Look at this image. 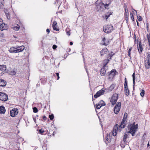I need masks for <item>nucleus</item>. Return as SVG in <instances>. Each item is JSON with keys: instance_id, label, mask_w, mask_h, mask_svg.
Returning a JSON list of instances; mask_svg holds the SVG:
<instances>
[{"instance_id": "1", "label": "nucleus", "mask_w": 150, "mask_h": 150, "mask_svg": "<svg viewBox=\"0 0 150 150\" xmlns=\"http://www.w3.org/2000/svg\"><path fill=\"white\" fill-rule=\"evenodd\" d=\"M138 124H135V122L132 124H129L127 126L128 129L129 130V133H131L132 136H134L138 128Z\"/></svg>"}, {"instance_id": "2", "label": "nucleus", "mask_w": 150, "mask_h": 150, "mask_svg": "<svg viewBox=\"0 0 150 150\" xmlns=\"http://www.w3.org/2000/svg\"><path fill=\"white\" fill-rule=\"evenodd\" d=\"M103 29L104 32L107 33H111L113 30V27L110 24L105 25L103 27Z\"/></svg>"}, {"instance_id": "3", "label": "nucleus", "mask_w": 150, "mask_h": 150, "mask_svg": "<svg viewBox=\"0 0 150 150\" xmlns=\"http://www.w3.org/2000/svg\"><path fill=\"white\" fill-rule=\"evenodd\" d=\"M112 55H109V57L108 58V59L104 60V63H105V64L103 65V68L101 69L100 71V74L101 76H104L106 73V71L105 69V67H106L107 64L108 63L109 59H111V57Z\"/></svg>"}, {"instance_id": "4", "label": "nucleus", "mask_w": 150, "mask_h": 150, "mask_svg": "<svg viewBox=\"0 0 150 150\" xmlns=\"http://www.w3.org/2000/svg\"><path fill=\"white\" fill-rule=\"evenodd\" d=\"M144 64L146 68L149 69L150 68V54H147V57L144 61Z\"/></svg>"}, {"instance_id": "5", "label": "nucleus", "mask_w": 150, "mask_h": 150, "mask_svg": "<svg viewBox=\"0 0 150 150\" xmlns=\"http://www.w3.org/2000/svg\"><path fill=\"white\" fill-rule=\"evenodd\" d=\"M96 6V8L98 11H101L103 10L104 7V4L100 2L99 3L98 1H97L95 3Z\"/></svg>"}, {"instance_id": "6", "label": "nucleus", "mask_w": 150, "mask_h": 150, "mask_svg": "<svg viewBox=\"0 0 150 150\" xmlns=\"http://www.w3.org/2000/svg\"><path fill=\"white\" fill-rule=\"evenodd\" d=\"M118 94L116 93L114 94L112 96L110 100V102L113 105L116 103L118 99Z\"/></svg>"}, {"instance_id": "7", "label": "nucleus", "mask_w": 150, "mask_h": 150, "mask_svg": "<svg viewBox=\"0 0 150 150\" xmlns=\"http://www.w3.org/2000/svg\"><path fill=\"white\" fill-rule=\"evenodd\" d=\"M121 103L120 102H118L117 103L116 105L115 106L114 111V113L116 114H117L119 112L121 107Z\"/></svg>"}, {"instance_id": "8", "label": "nucleus", "mask_w": 150, "mask_h": 150, "mask_svg": "<svg viewBox=\"0 0 150 150\" xmlns=\"http://www.w3.org/2000/svg\"><path fill=\"white\" fill-rule=\"evenodd\" d=\"M105 89L104 88H102L100 90L98 91L96 94L93 96L95 98H97L100 96L103 95L105 92Z\"/></svg>"}, {"instance_id": "9", "label": "nucleus", "mask_w": 150, "mask_h": 150, "mask_svg": "<svg viewBox=\"0 0 150 150\" xmlns=\"http://www.w3.org/2000/svg\"><path fill=\"white\" fill-rule=\"evenodd\" d=\"M8 99V96L5 93L0 92V100L4 101H6Z\"/></svg>"}, {"instance_id": "10", "label": "nucleus", "mask_w": 150, "mask_h": 150, "mask_svg": "<svg viewBox=\"0 0 150 150\" xmlns=\"http://www.w3.org/2000/svg\"><path fill=\"white\" fill-rule=\"evenodd\" d=\"M117 74L116 70L115 69L112 70L109 75V78L112 79Z\"/></svg>"}, {"instance_id": "11", "label": "nucleus", "mask_w": 150, "mask_h": 150, "mask_svg": "<svg viewBox=\"0 0 150 150\" xmlns=\"http://www.w3.org/2000/svg\"><path fill=\"white\" fill-rule=\"evenodd\" d=\"M18 113V110L16 108H13L10 111L11 116L12 117H15Z\"/></svg>"}, {"instance_id": "12", "label": "nucleus", "mask_w": 150, "mask_h": 150, "mask_svg": "<svg viewBox=\"0 0 150 150\" xmlns=\"http://www.w3.org/2000/svg\"><path fill=\"white\" fill-rule=\"evenodd\" d=\"M16 69H11L8 71V73L9 74L14 76L16 75Z\"/></svg>"}, {"instance_id": "13", "label": "nucleus", "mask_w": 150, "mask_h": 150, "mask_svg": "<svg viewBox=\"0 0 150 150\" xmlns=\"http://www.w3.org/2000/svg\"><path fill=\"white\" fill-rule=\"evenodd\" d=\"M17 53L22 52L25 48V47L23 45L21 46H17L16 47Z\"/></svg>"}, {"instance_id": "14", "label": "nucleus", "mask_w": 150, "mask_h": 150, "mask_svg": "<svg viewBox=\"0 0 150 150\" xmlns=\"http://www.w3.org/2000/svg\"><path fill=\"white\" fill-rule=\"evenodd\" d=\"M124 8L125 12V20L127 22L128 20L129 12L126 6H124Z\"/></svg>"}, {"instance_id": "15", "label": "nucleus", "mask_w": 150, "mask_h": 150, "mask_svg": "<svg viewBox=\"0 0 150 150\" xmlns=\"http://www.w3.org/2000/svg\"><path fill=\"white\" fill-rule=\"evenodd\" d=\"M7 29V25L4 23H2L0 25V30L1 31H3L4 30H6Z\"/></svg>"}, {"instance_id": "16", "label": "nucleus", "mask_w": 150, "mask_h": 150, "mask_svg": "<svg viewBox=\"0 0 150 150\" xmlns=\"http://www.w3.org/2000/svg\"><path fill=\"white\" fill-rule=\"evenodd\" d=\"M20 26L17 24H15L12 27L13 29L16 31H18L19 30L20 28Z\"/></svg>"}, {"instance_id": "17", "label": "nucleus", "mask_w": 150, "mask_h": 150, "mask_svg": "<svg viewBox=\"0 0 150 150\" xmlns=\"http://www.w3.org/2000/svg\"><path fill=\"white\" fill-rule=\"evenodd\" d=\"M108 52V50L106 48L103 49L100 51V53L101 56L105 54H107Z\"/></svg>"}, {"instance_id": "18", "label": "nucleus", "mask_w": 150, "mask_h": 150, "mask_svg": "<svg viewBox=\"0 0 150 150\" xmlns=\"http://www.w3.org/2000/svg\"><path fill=\"white\" fill-rule=\"evenodd\" d=\"M16 49V47H12L10 48L9 51L11 53H17Z\"/></svg>"}, {"instance_id": "19", "label": "nucleus", "mask_w": 150, "mask_h": 150, "mask_svg": "<svg viewBox=\"0 0 150 150\" xmlns=\"http://www.w3.org/2000/svg\"><path fill=\"white\" fill-rule=\"evenodd\" d=\"M115 86V85L114 84H112L108 89H107V92H109L112 91L114 88Z\"/></svg>"}, {"instance_id": "20", "label": "nucleus", "mask_w": 150, "mask_h": 150, "mask_svg": "<svg viewBox=\"0 0 150 150\" xmlns=\"http://www.w3.org/2000/svg\"><path fill=\"white\" fill-rule=\"evenodd\" d=\"M6 81L0 79V86H4L6 85Z\"/></svg>"}, {"instance_id": "21", "label": "nucleus", "mask_w": 150, "mask_h": 150, "mask_svg": "<svg viewBox=\"0 0 150 150\" xmlns=\"http://www.w3.org/2000/svg\"><path fill=\"white\" fill-rule=\"evenodd\" d=\"M57 25V23L56 21H54L52 24V27L54 30H55L56 31H58L59 30V29L58 28H57L56 27Z\"/></svg>"}, {"instance_id": "22", "label": "nucleus", "mask_w": 150, "mask_h": 150, "mask_svg": "<svg viewBox=\"0 0 150 150\" xmlns=\"http://www.w3.org/2000/svg\"><path fill=\"white\" fill-rule=\"evenodd\" d=\"M111 134L110 133L107 135L106 137V140L108 142H111Z\"/></svg>"}, {"instance_id": "23", "label": "nucleus", "mask_w": 150, "mask_h": 150, "mask_svg": "<svg viewBox=\"0 0 150 150\" xmlns=\"http://www.w3.org/2000/svg\"><path fill=\"white\" fill-rule=\"evenodd\" d=\"M6 112L5 108L3 106H1L0 107V113L4 114Z\"/></svg>"}, {"instance_id": "24", "label": "nucleus", "mask_w": 150, "mask_h": 150, "mask_svg": "<svg viewBox=\"0 0 150 150\" xmlns=\"http://www.w3.org/2000/svg\"><path fill=\"white\" fill-rule=\"evenodd\" d=\"M137 49L139 53H141L142 52L143 48L140 43H139V45L137 46Z\"/></svg>"}, {"instance_id": "25", "label": "nucleus", "mask_w": 150, "mask_h": 150, "mask_svg": "<svg viewBox=\"0 0 150 150\" xmlns=\"http://www.w3.org/2000/svg\"><path fill=\"white\" fill-rule=\"evenodd\" d=\"M6 69V67L5 65H0V71H1L4 72Z\"/></svg>"}, {"instance_id": "26", "label": "nucleus", "mask_w": 150, "mask_h": 150, "mask_svg": "<svg viewBox=\"0 0 150 150\" xmlns=\"http://www.w3.org/2000/svg\"><path fill=\"white\" fill-rule=\"evenodd\" d=\"M124 92L125 95L128 96L129 94V91L128 89V88H124Z\"/></svg>"}, {"instance_id": "27", "label": "nucleus", "mask_w": 150, "mask_h": 150, "mask_svg": "<svg viewBox=\"0 0 150 150\" xmlns=\"http://www.w3.org/2000/svg\"><path fill=\"white\" fill-rule=\"evenodd\" d=\"M128 133H129V132H127L125 133L123 139V141L124 142H125L126 139L127 138V135Z\"/></svg>"}, {"instance_id": "28", "label": "nucleus", "mask_w": 150, "mask_h": 150, "mask_svg": "<svg viewBox=\"0 0 150 150\" xmlns=\"http://www.w3.org/2000/svg\"><path fill=\"white\" fill-rule=\"evenodd\" d=\"M7 18L8 19H9L10 18V15L9 13V12L7 11L5 12Z\"/></svg>"}, {"instance_id": "29", "label": "nucleus", "mask_w": 150, "mask_h": 150, "mask_svg": "<svg viewBox=\"0 0 150 150\" xmlns=\"http://www.w3.org/2000/svg\"><path fill=\"white\" fill-rule=\"evenodd\" d=\"M125 82L124 84V88H128L127 86V79L125 78Z\"/></svg>"}, {"instance_id": "30", "label": "nucleus", "mask_w": 150, "mask_h": 150, "mask_svg": "<svg viewBox=\"0 0 150 150\" xmlns=\"http://www.w3.org/2000/svg\"><path fill=\"white\" fill-rule=\"evenodd\" d=\"M118 125L117 124L113 128V132H117L118 130Z\"/></svg>"}, {"instance_id": "31", "label": "nucleus", "mask_w": 150, "mask_h": 150, "mask_svg": "<svg viewBox=\"0 0 150 150\" xmlns=\"http://www.w3.org/2000/svg\"><path fill=\"white\" fill-rule=\"evenodd\" d=\"M147 37L149 42V46H150V34H147Z\"/></svg>"}, {"instance_id": "32", "label": "nucleus", "mask_w": 150, "mask_h": 150, "mask_svg": "<svg viewBox=\"0 0 150 150\" xmlns=\"http://www.w3.org/2000/svg\"><path fill=\"white\" fill-rule=\"evenodd\" d=\"M101 106V104H100L99 103L96 105V108L97 109H100Z\"/></svg>"}, {"instance_id": "33", "label": "nucleus", "mask_w": 150, "mask_h": 150, "mask_svg": "<svg viewBox=\"0 0 150 150\" xmlns=\"http://www.w3.org/2000/svg\"><path fill=\"white\" fill-rule=\"evenodd\" d=\"M106 40L105 38H103L102 41H103L104 43L103 44L104 45H108V43L106 42Z\"/></svg>"}, {"instance_id": "34", "label": "nucleus", "mask_w": 150, "mask_h": 150, "mask_svg": "<svg viewBox=\"0 0 150 150\" xmlns=\"http://www.w3.org/2000/svg\"><path fill=\"white\" fill-rule=\"evenodd\" d=\"M110 13L109 14H105L104 16H103V18H105L106 19H107L109 16L110 15Z\"/></svg>"}, {"instance_id": "35", "label": "nucleus", "mask_w": 150, "mask_h": 150, "mask_svg": "<svg viewBox=\"0 0 150 150\" xmlns=\"http://www.w3.org/2000/svg\"><path fill=\"white\" fill-rule=\"evenodd\" d=\"M99 103L101 104V106H104L105 105V104L103 100H101Z\"/></svg>"}, {"instance_id": "36", "label": "nucleus", "mask_w": 150, "mask_h": 150, "mask_svg": "<svg viewBox=\"0 0 150 150\" xmlns=\"http://www.w3.org/2000/svg\"><path fill=\"white\" fill-rule=\"evenodd\" d=\"M127 119L125 118H123L122 122V123L125 124L127 122Z\"/></svg>"}, {"instance_id": "37", "label": "nucleus", "mask_w": 150, "mask_h": 150, "mask_svg": "<svg viewBox=\"0 0 150 150\" xmlns=\"http://www.w3.org/2000/svg\"><path fill=\"white\" fill-rule=\"evenodd\" d=\"M127 119L125 118H123L122 122V123L125 124L127 122Z\"/></svg>"}, {"instance_id": "38", "label": "nucleus", "mask_w": 150, "mask_h": 150, "mask_svg": "<svg viewBox=\"0 0 150 150\" xmlns=\"http://www.w3.org/2000/svg\"><path fill=\"white\" fill-rule=\"evenodd\" d=\"M132 49V47L130 48L128 50V55L130 57H131L130 52H131Z\"/></svg>"}, {"instance_id": "39", "label": "nucleus", "mask_w": 150, "mask_h": 150, "mask_svg": "<svg viewBox=\"0 0 150 150\" xmlns=\"http://www.w3.org/2000/svg\"><path fill=\"white\" fill-rule=\"evenodd\" d=\"M132 77H133V83L134 84V83H135V74L134 73L133 74H132Z\"/></svg>"}, {"instance_id": "40", "label": "nucleus", "mask_w": 150, "mask_h": 150, "mask_svg": "<svg viewBox=\"0 0 150 150\" xmlns=\"http://www.w3.org/2000/svg\"><path fill=\"white\" fill-rule=\"evenodd\" d=\"M144 94V90H142V91L140 93V95L142 97H143Z\"/></svg>"}, {"instance_id": "41", "label": "nucleus", "mask_w": 150, "mask_h": 150, "mask_svg": "<svg viewBox=\"0 0 150 150\" xmlns=\"http://www.w3.org/2000/svg\"><path fill=\"white\" fill-rule=\"evenodd\" d=\"M33 112L35 113H36L38 111L37 108L36 107H34L33 108Z\"/></svg>"}, {"instance_id": "42", "label": "nucleus", "mask_w": 150, "mask_h": 150, "mask_svg": "<svg viewBox=\"0 0 150 150\" xmlns=\"http://www.w3.org/2000/svg\"><path fill=\"white\" fill-rule=\"evenodd\" d=\"M137 18L138 20L139 21H141L142 20V17L140 16H137Z\"/></svg>"}, {"instance_id": "43", "label": "nucleus", "mask_w": 150, "mask_h": 150, "mask_svg": "<svg viewBox=\"0 0 150 150\" xmlns=\"http://www.w3.org/2000/svg\"><path fill=\"white\" fill-rule=\"evenodd\" d=\"M49 117L51 120H52L54 118V115L53 114L50 115H49Z\"/></svg>"}, {"instance_id": "44", "label": "nucleus", "mask_w": 150, "mask_h": 150, "mask_svg": "<svg viewBox=\"0 0 150 150\" xmlns=\"http://www.w3.org/2000/svg\"><path fill=\"white\" fill-rule=\"evenodd\" d=\"M125 124L124 123H122L121 122L120 126L122 128H123L125 127Z\"/></svg>"}, {"instance_id": "45", "label": "nucleus", "mask_w": 150, "mask_h": 150, "mask_svg": "<svg viewBox=\"0 0 150 150\" xmlns=\"http://www.w3.org/2000/svg\"><path fill=\"white\" fill-rule=\"evenodd\" d=\"M130 15L131 16V19L132 20V21H134V16L132 13H130Z\"/></svg>"}, {"instance_id": "46", "label": "nucleus", "mask_w": 150, "mask_h": 150, "mask_svg": "<svg viewBox=\"0 0 150 150\" xmlns=\"http://www.w3.org/2000/svg\"><path fill=\"white\" fill-rule=\"evenodd\" d=\"M127 113L125 112L124 113V117L123 118H126L127 119Z\"/></svg>"}, {"instance_id": "47", "label": "nucleus", "mask_w": 150, "mask_h": 150, "mask_svg": "<svg viewBox=\"0 0 150 150\" xmlns=\"http://www.w3.org/2000/svg\"><path fill=\"white\" fill-rule=\"evenodd\" d=\"M117 132H113L112 134L114 136H115L117 134Z\"/></svg>"}, {"instance_id": "48", "label": "nucleus", "mask_w": 150, "mask_h": 150, "mask_svg": "<svg viewBox=\"0 0 150 150\" xmlns=\"http://www.w3.org/2000/svg\"><path fill=\"white\" fill-rule=\"evenodd\" d=\"M39 132L41 134H42L44 132V130H42V129H40L39 130Z\"/></svg>"}, {"instance_id": "49", "label": "nucleus", "mask_w": 150, "mask_h": 150, "mask_svg": "<svg viewBox=\"0 0 150 150\" xmlns=\"http://www.w3.org/2000/svg\"><path fill=\"white\" fill-rule=\"evenodd\" d=\"M109 6V4H104V7L105 8H106L107 7H108Z\"/></svg>"}, {"instance_id": "50", "label": "nucleus", "mask_w": 150, "mask_h": 150, "mask_svg": "<svg viewBox=\"0 0 150 150\" xmlns=\"http://www.w3.org/2000/svg\"><path fill=\"white\" fill-rule=\"evenodd\" d=\"M57 46L55 45H53L52 46V48L54 50L55 49L57 48Z\"/></svg>"}, {"instance_id": "51", "label": "nucleus", "mask_w": 150, "mask_h": 150, "mask_svg": "<svg viewBox=\"0 0 150 150\" xmlns=\"http://www.w3.org/2000/svg\"><path fill=\"white\" fill-rule=\"evenodd\" d=\"M56 74L57 76V79L58 80L59 78V73H56Z\"/></svg>"}, {"instance_id": "52", "label": "nucleus", "mask_w": 150, "mask_h": 150, "mask_svg": "<svg viewBox=\"0 0 150 150\" xmlns=\"http://www.w3.org/2000/svg\"><path fill=\"white\" fill-rule=\"evenodd\" d=\"M67 35H70V33L69 31H67Z\"/></svg>"}, {"instance_id": "53", "label": "nucleus", "mask_w": 150, "mask_h": 150, "mask_svg": "<svg viewBox=\"0 0 150 150\" xmlns=\"http://www.w3.org/2000/svg\"><path fill=\"white\" fill-rule=\"evenodd\" d=\"M4 0H2V1H1V4H3L4 5Z\"/></svg>"}, {"instance_id": "54", "label": "nucleus", "mask_w": 150, "mask_h": 150, "mask_svg": "<svg viewBox=\"0 0 150 150\" xmlns=\"http://www.w3.org/2000/svg\"><path fill=\"white\" fill-rule=\"evenodd\" d=\"M3 6H4V5L2 4H1L0 5V8H2L3 7Z\"/></svg>"}, {"instance_id": "55", "label": "nucleus", "mask_w": 150, "mask_h": 150, "mask_svg": "<svg viewBox=\"0 0 150 150\" xmlns=\"http://www.w3.org/2000/svg\"><path fill=\"white\" fill-rule=\"evenodd\" d=\"M43 118L44 120H46L47 119V117L45 116H44L43 117Z\"/></svg>"}, {"instance_id": "56", "label": "nucleus", "mask_w": 150, "mask_h": 150, "mask_svg": "<svg viewBox=\"0 0 150 150\" xmlns=\"http://www.w3.org/2000/svg\"><path fill=\"white\" fill-rule=\"evenodd\" d=\"M46 31L47 32L49 33L50 32V30L49 29H47L46 30Z\"/></svg>"}, {"instance_id": "57", "label": "nucleus", "mask_w": 150, "mask_h": 150, "mask_svg": "<svg viewBox=\"0 0 150 150\" xmlns=\"http://www.w3.org/2000/svg\"><path fill=\"white\" fill-rule=\"evenodd\" d=\"M59 1H58V0H56V1L55 2L56 4H57L58 3H59Z\"/></svg>"}, {"instance_id": "58", "label": "nucleus", "mask_w": 150, "mask_h": 150, "mask_svg": "<svg viewBox=\"0 0 150 150\" xmlns=\"http://www.w3.org/2000/svg\"><path fill=\"white\" fill-rule=\"evenodd\" d=\"M121 146L123 148H124L125 147V146L124 145H122V144H121Z\"/></svg>"}, {"instance_id": "59", "label": "nucleus", "mask_w": 150, "mask_h": 150, "mask_svg": "<svg viewBox=\"0 0 150 150\" xmlns=\"http://www.w3.org/2000/svg\"><path fill=\"white\" fill-rule=\"evenodd\" d=\"M70 45H73V42H70Z\"/></svg>"}, {"instance_id": "60", "label": "nucleus", "mask_w": 150, "mask_h": 150, "mask_svg": "<svg viewBox=\"0 0 150 150\" xmlns=\"http://www.w3.org/2000/svg\"><path fill=\"white\" fill-rule=\"evenodd\" d=\"M133 11H135L136 12V14H137V11L136 10H134V9H133Z\"/></svg>"}, {"instance_id": "61", "label": "nucleus", "mask_w": 150, "mask_h": 150, "mask_svg": "<svg viewBox=\"0 0 150 150\" xmlns=\"http://www.w3.org/2000/svg\"><path fill=\"white\" fill-rule=\"evenodd\" d=\"M149 146V143H148L147 145V146L148 147Z\"/></svg>"}, {"instance_id": "62", "label": "nucleus", "mask_w": 150, "mask_h": 150, "mask_svg": "<svg viewBox=\"0 0 150 150\" xmlns=\"http://www.w3.org/2000/svg\"><path fill=\"white\" fill-rule=\"evenodd\" d=\"M137 25H138V22L137 21Z\"/></svg>"}]
</instances>
